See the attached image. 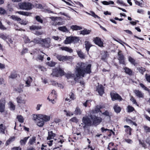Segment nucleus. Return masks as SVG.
I'll use <instances>...</instances> for the list:
<instances>
[{
	"instance_id": "obj_44",
	"label": "nucleus",
	"mask_w": 150,
	"mask_h": 150,
	"mask_svg": "<svg viewBox=\"0 0 150 150\" xmlns=\"http://www.w3.org/2000/svg\"><path fill=\"white\" fill-rule=\"evenodd\" d=\"M0 38L4 40H6L8 38V36L6 34L3 33H0Z\"/></svg>"
},
{
	"instance_id": "obj_26",
	"label": "nucleus",
	"mask_w": 150,
	"mask_h": 150,
	"mask_svg": "<svg viewBox=\"0 0 150 150\" xmlns=\"http://www.w3.org/2000/svg\"><path fill=\"white\" fill-rule=\"evenodd\" d=\"M86 14L92 16L96 18H98L99 19L100 18V17H99L93 11H90L89 13L87 12H86Z\"/></svg>"
},
{
	"instance_id": "obj_32",
	"label": "nucleus",
	"mask_w": 150,
	"mask_h": 150,
	"mask_svg": "<svg viewBox=\"0 0 150 150\" xmlns=\"http://www.w3.org/2000/svg\"><path fill=\"white\" fill-rule=\"evenodd\" d=\"M65 44H69L72 42V37H69L66 38L64 41Z\"/></svg>"
},
{
	"instance_id": "obj_45",
	"label": "nucleus",
	"mask_w": 150,
	"mask_h": 150,
	"mask_svg": "<svg viewBox=\"0 0 150 150\" xmlns=\"http://www.w3.org/2000/svg\"><path fill=\"white\" fill-rule=\"evenodd\" d=\"M40 114L34 115L33 117V120L35 121V122H36L37 121V120H39L40 118Z\"/></svg>"
},
{
	"instance_id": "obj_33",
	"label": "nucleus",
	"mask_w": 150,
	"mask_h": 150,
	"mask_svg": "<svg viewBox=\"0 0 150 150\" xmlns=\"http://www.w3.org/2000/svg\"><path fill=\"white\" fill-rule=\"evenodd\" d=\"M128 60L131 64L134 66H136L137 63L136 62L135 60L130 57H128Z\"/></svg>"
},
{
	"instance_id": "obj_56",
	"label": "nucleus",
	"mask_w": 150,
	"mask_h": 150,
	"mask_svg": "<svg viewBox=\"0 0 150 150\" xmlns=\"http://www.w3.org/2000/svg\"><path fill=\"white\" fill-rule=\"evenodd\" d=\"M128 110L127 111L128 112H132L134 110V108L132 106H128L127 107Z\"/></svg>"
},
{
	"instance_id": "obj_29",
	"label": "nucleus",
	"mask_w": 150,
	"mask_h": 150,
	"mask_svg": "<svg viewBox=\"0 0 150 150\" xmlns=\"http://www.w3.org/2000/svg\"><path fill=\"white\" fill-rule=\"evenodd\" d=\"M58 29L60 31L68 33L69 32V30L65 26L59 27H58Z\"/></svg>"
},
{
	"instance_id": "obj_54",
	"label": "nucleus",
	"mask_w": 150,
	"mask_h": 150,
	"mask_svg": "<svg viewBox=\"0 0 150 150\" xmlns=\"http://www.w3.org/2000/svg\"><path fill=\"white\" fill-rule=\"evenodd\" d=\"M145 77L146 81L150 83V75L146 74L145 75Z\"/></svg>"
},
{
	"instance_id": "obj_37",
	"label": "nucleus",
	"mask_w": 150,
	"mask_h": 150,
	"mask_svg": "<svg viewBox=\"0 0 150 150\" xmlns=\"http://www.w3.org/2000/svg\"><path fill=\"white\" fill-rule=\"evenodd\" d=\"M137 69L139 72L142 74H144V72L146 71L145 68L142 67H137Z\"/></svg>"
},
{
	"instance_id": "obj_46",
	"label": "nucleus",
	"mask_w": 150,
	"mask_h": 150,
	"mask_svg": "<svg viewBox=\"0 0 150 150\" xmlns=\"http://www.w3.org/2000/svg\"><path fill=\"white\" fill-rule=\"evenodd\" d=\"M11 18L14 20L20 21L21 19L19 17L15 16H11Z\"/></svg>"
},
{
	"instance_id": "obj_7",
	"label": "nucleus",
	"mask_w": 150,
	"mask_h": 150,
	"mask_svg": "<svg viewBox=\"0 0 150 150\" xmlns=\"http://www.w3.org/2000/svg\"><path fill=\"white\" fill-rule=\"evenodd\" d=\"M110 95L113 101L117 100L120 101L122 100V98L121 96L117 93H111Z\"/></svg>"
},
{
	"instance_id": "obj_53",
	"label": "nucleus",
	"mask_w": 150,
	"mask_h": 150,
	"mask_svg": "<svg viewBox=\"0 0 150 150\" xmlns=\"http://www.w3.org/2000/svg\"><path fill=\"white\" fill-rule=\"evenodd\" d=\"M144 128L145 132H150V127L146 126H144Z\"/></svg>"
},
{
	"instance_id": "obj_64",
	"label": "nucleus",
	"mask_w": 150,
	"mask_h": 150,
	"mask_svg": "<svg viewBox=\"0 0 150 150\" xmlns=\"http://www.w3.org/2000/svg\"><path fill=\"white\" fill-rule=\"evenodd\" d=\"M22 148L20 147H15L12 148L11 150H21Z\"/></svg>"
},
{
	"instance_id": "obj_2",
	"label": "nucleus",
	"mask_w": 150,
	"mask_h": 150,
	"mask_svg": "<svg viewBox=\"0 0 150 150\" xmlns=\"http://www.w3.org/2000/svg\"><path fill=\"white\" fill-rule=\"evenodd\" d=\"M91 117L88 116L83 117L82 119L83 123L79 125V126L84 129H85L87 126H90L92 125V121L90 119Z\"/></svg>"
},
{
	"instance_id": "obj_38",
	"label": "nucleus",
	"mask_w": 150,
	"mask_h": 150,
	"mask_svg": "<svg viewBox=\"0 0 150 150\" xmlns=\"http://www.w3.org/2000/svg\"><path fill=\"white\" fill-rule=\"evenodd\" d=\"M90 31H91L90 30L85 29L84 30L80 31V34L83 35H87L89 34L90 33Z\"/></svg>"
},
{
	"instance_id": "obj_59",
	"label": "nucleus",
	"mask_w": 150,
	"mask_h": 150,
	"mask_svg": "<svg viewBox=\"0 0 150 150\" xmlns=\"http://www.w3.org/2000/svg\"><path fill=\"white\" fill-rule=\"evenodd\" d=\"M70 98L71 100H74L76 98L74 94L73 93H71L69 95Z\"/></svg>"
},
{
	"instance_id": "obj_63",
	"label": "nucleus",
	"mask_w": 150,
	"mask_h": 150,
	"mask_svg": "<svg viewBox=\"0 0 150 150\" xmlns=\"http://www.w3.org/2000/svg\"><path fill=\"white\" fill-rule=\"evenodd\" d=\"M47 65L51 67H53L54 66L55 64L53 62H48L47 63Z\"/></svg>"
},
{
	"instance_id": "obj_41",
	"label": "nucleus",
	"mask_w": 150,
	"mask_h": 150,
	"mask_svg": "<svg viewBox=\"0 0 150 150\" xmlns=\"http://www.w3.org/2000/svg\"><path fill=\"white\" fill-rule=\"evenodd\" d=\"M113 108L115 111L116 112L118 113L120 112L121 111V108L120 107L118 106V105H115L114 106Z\"/></svg>"
},
{
	"instance_id": "obj_42",
	"label": "nucleus",
	"mask_w": 150,
	"mask_h": 150,
	"mask_svg": "<svg viewBox=\"0 0 150 150\" xmlns=\"http://www.w3.org/2000/svg\"><path fill=\"white\" fill-rule=\"evenodd\" d=\"M81 113V111L79 107H77L74 111V114L76 115H80Z\"/></svg>"
},
{
	"instance_id": "obj_36",
	"label": "nucleus",
	"mask_w": 150,
	"mask_h": 150,
	"mask_svg": "<svg viewBox=\"0 0 150 150\" xmlns=\"http://www.w3.org/2000/svg\"><path fill=\"white\" fill-rule=\"evenodd\" d=\"M102 114L108 117L109 119H110L111 116L112 115L111 112H109L107 110L105 111V112L102 113Z\"/></svg>"
},
{
	"instance_id": "obj_58",
	"label": "nucleus",
	"mask_w": 150,
	"mask_h": 150,
	"mask_svg": "<svg viewBox=\"0 0 150 150\" xmlns=\"http://www.w3.org/2000/svg\"><path fill=\"white\" fill-rule=\"evenodd\" d=\"M14 139L15 138L14 137H11L7 141L6 144H7V145H8L11 142L14 140Z\"/></svg>"
},
{
	"instance_id": "obj_28",
	"label": "nucleus",
	"mask_w": 150,
	"mask_h": 150,
	"mask_svg": "<svg viewBox=\"0 0 150 150\" xmlns=\"http://www.w3.org/2000/svg\"><path fill=\"white\" fill-rule=\"evenodd\" d=\"M51 82L53 86L62 88H63V86L61 84L58 83L55 81H51Z\"/></svg>"
},
{
	"instance_id": "obj_21",
	"label": "nucleus",
	"mask_w": 150,
	"mask_h": 150,
	"mask_svg": "<svg viewBox=\"0 0 150 150\" xmlns=\"http://www.w3.org/2000/svg\"><path fill=\"white\" fill-rule=\"evenodd\" d=\"M59 48L62 50L65 51L70 53L72 52L73 51L71 48L67 47H60Z\"/></svg>"
},
{
	"instance_id": "obj_10",
	"label": "nucleus",
	"mask_w": 150,
	"mask_h": 150,
	"mask_svg": "<svg viewBox=\"0 0 150 150\" xmlns=\"http://www.w3.org/2000/svg\"><path fill=\"white\" fill-rule=\"evenodd\" d=\"M56 57L59 61L63 62L67 61V60L70 59L71 58V57L70 56H63L59 55H57Z\"/></svg>"
},
{
	"instance_id": "obj_8",
	"label": "nucleus",
	"mask_w": 150,
	"mask_h": 150,
	"mask_svg": "<svg viewBox=\"0 0 150 150\" xmlns=\"http://www.w3.org/2000/svg\"><path fill=\"white\" fill-rule=\"evenodd\" d=\"M41 41L43 43L44 46L48 48L50 46L51 39L50 38L42 39Z\"/></svg>"
},
{
	"instance_id": "obj_34",
	"label": "nucleus",
	"mask_w": 150,
	"mask_h": 150,
	"mask_svg": "<svg viewBox=\"0 0 150 150\" xmlns=\"http://www.w3.org/2000/svg\"><path fill=\"white\" fill-rule=\"evenodd\" d=\"M35 141L36 137H33L29 139L28 144L30 145H33L34 144V143L35 142Z\"/></svg>"
},
{
	"instance_id": "obj_23",
	"label": "nucleus",
	"mask_w": 150,
	"mask_h": 150,
	"mask_svg": "<svg viewBox=\"0 0 150 150\" xmlns=\"http://www.w3.org/2000/svg\"><path fill=\"white\" fill-rule=\"evenodd\" d=\"M70 28L73 31L81 30L82 29L81 26L77 25H72L71 26Z\"/></svg>"
},
{
	"instance_id": "obj_15",
	"label": "nucleus",
	"mask_w": 150,
	"mask_h": 150,
	"mask_svg": "<svg viewBox=\"0 0 150 150\" xmlns=\"http://www.w3.org/2000/svg\"><path fill=\"white\" fill-rule=\"evenodd\" d=\"M37 125L40 127H43L45 123L44 121L40 117L37 121L35 122Z\"/></svg>"
},
{
	"instance_id": "obj_19",
	"label": "nucleus",
	"mask_w": 150,
	"mask_h": 150,
	"mask_svg": "<svg viewBox=\"0 0 150 150\" xmlns=\"http://www.w3.org/2000/svg\"><path fill=\"white\" fill-rule=\"evenodd\" d=\"M124 127L125 128V131L127 134H129V135H131L132 129L130 127L127 125H125Z\"/></svg>"
},
{
	"instance_id": "obj_55",
	"label": "nucleus",
	"mask_w": 150,
	"mask_h": 150,
	"mask_svg": "<svg viewBox=\"0 0 150 150\" xmlns=\"http://www.w3.org/2000/svg\"><path fill=\"white\" fill-rule=\"evenodd\" d=\"M17 77L16 74L14 73H12L9 76V78L12 79H14Z\"/></svg>"
},
{
	"instance_id": "obj_61",
	"label": "nucleus",
	"mask_w": 150,
	"mask_h": 150,
	"mask_svg": "<svg viewBox=\"0 0 150 150\" xmlns=\"http://www.w3.org/2000/svg\"><path fill=\"white\" fill-rule=\"evenodd\" d=\"M130 100L132 102L133 104L138 106L137 103L136 102V100L133 97H132L130 99Z\"/></svg>"
},
{
	"instance_id": "obj_47",
	"label": "nucleus",
	"mask_w": 150,
	"mask_h": 150,
	"mask_svg": "<svg viewBox=\"0 0 150 150\" xmlns=\"http://www.w3.org/2000/svg\"><path fill=\"white\" fill-rule=\"evenodd\" d=\"M52 96L53 97H54V98H56L57 95L56 92L55 90H53L52 91L51 94L48 97H52Z\"/></svg>"
},
{
	"instance_id": "obj_31",
	"label": "nucleus",
	"mask_w": 150,
	"mask_h": 150,
	"mask_svg": "<svg viewBox=\"0 0 150 150\" xmlns=\"http://www.w3.org/2000/svg\"><path fill=\"white\" fill-rule=\"evenodd\" d=\"M42 27L41 26L33 25L30 27V29L31 30H38L41 29Z\"/></svg>"
},
{
	"instance_id": "obj_9",
	"label": "nucleus",
	"mask_w": 150,
	"mask_h": 150,
	"mask_svg": "<svg viewBox=\"0 0 150 150\" xmlns=\"http://www.w3.org/2000/svg\"><path fill=\"white\" fill-rule=\"evenodd\" d=\"M93 41L95 43L100 47H103V42L101 39L99 37H96L93 38Z\"/></svg>"
},
{
	"instance_id": "obj_5",
	"label": "nucleus",
	"mask_w": 150,
	"mask_h": 150,
	"mask_svg": "<svg viewBox=\"0 0 150 150\" xmlns=\"http://www.w3.org/2000/svg\"><path fill=\"white\" fill-rule=\"evenodd\" d=\"M50 18L52 20V22H51V24L52 25H62V22H61V18L60 17L52 16L50 17Z\"/></svg>"
},
{
	"instance_id": "obj_11",
	"label": "nucleus",
	"mask_w": 150,
	"mask_h": 150,
	"mask_svg": "<svg viewBox=\"0 0 150 150\" xmlns=\"http://www.w3.org/2000/svg\"><path fill=\"white\" fill-rule=\"evenodd\" d=\"M122 52L120 50L118 53V60L120 63L122 64H125V62L124 57L123 54H122Z\"/></svg>"
},
{
	"instance_id": "obj_4",
	"label": "nucleus",
	"mask_w": 150,
	"mask_h": 150,
	"mask_svg": "<svg viewBox=\"0 0 150 150\" xmlns=\"http://www.w3.org/2000/svg\"><path fill=\"white\" fill-rule=\"evenodd\" d=\"M52 75L53 76L58 77L59 76H62L64 75V72L60 68H57L53 70Z\"/></svg>"
},
{
	"instance_id": "obj_14",
	"label": "nucleus",
	"mask_w": 150,
	"mask_h": 150,
	"mask_svg": "<svg viewBox=\"0 0 150 150\" xmlns=\"http://www.w3.org/2000/svg\"><path fill=\"white\" fill-rule=\"evenodd\" d=\"M40 117L45 122H47L50 120V117L49 115H45L40 114Z\"/></svg>"
},
{
	"instance_id": "obj_18",
	"label": "nucleus",
	"mask_w": 150,
	"mask_h": 150,
	"mask_svg": "<svg viewBox=\"0 0 150 150\" xmlns=\"http://www.w3.org/2000/svg\"><path fill=\"white\" fill-rule=\"evenodd\" d=\"M124 69L125 70V72L126 74L130 76L132 75V71L131 69L128 67H125L124 68Z\"/></svg>"
},
{
	"instance_id": "obj_16",
	"label": "nucleus",
	"mask_w": 150,
	"mask_h": 150,
	"mask_svg": "<svg viewBox=\"0 0 150 150\" xmlns=\"http://www.w3.org/2000/svg\"><path fill=\"white\" fill-rule=\"evenodd\" d=\"M24 41L26 43H33V45H34L35 43H38V41L36 40L35 39L34 41H30V40L27 37H25L24 38Z\"/></svg>"
},
{
	"instance_id": "obj_25",
	"label": "nucleus",
	"mask_w": 150,
	"mask_h": 150,
	"mask_svg": "<svg viewBox=\"0 0 150 150\" xmlns=\"http://www.w3.org/2000/svg\"><path fill=\"white\" fill-rule=\"evenodd\" d=\"M76 52L79 57L81 59H84L85 57V54L81 50H76Z\"/></svg>"
},
{
	"instance_id": "obj_24",
	"label": "nucleus",
	"mask_w": 150,
	"mask_h": 150,
	"mask_svg": "<svg viewBox=\"0 0 150 150\" xmlns=\"http://www.w3.org/2000/svg\"><path fill=\"white\" fill-rule=\"evenodd\" d=\"M30 137H25L23 139H21L20 142V143L21 145H24L25 144L28 139Z\"/></svg>"
},
{
	"instance_id": "obj_57",
	"label": "nucleus",
	"mask_w": 150,
	"mask_h": 150,
	"mask_svg": "<svg viewBox=\"0 0 150 150\" xmlns=\"http://www.w3.org/2000/svg\"><path fill=\"white\" fill-rule=\"evenodd\" d=\"M70 121L73 122L77 123L78 122V120L76 117H73L70 120Z\"/></svg>"
},
{
	"instance_id": "obj_48",
	"label": "nucleus",
	"mask_w": 150,
	"mask_h": 150,
	"mask_svg": "<svg viewBox=\"0 0 150 150\" xmlns=\"http://www.w3.org/2000/svg\"><path fill=\"white\" fill-rule=\"evenodd\" d=\"M17 118L18 121L21 123H23L24 122V119L23 117L21 115H18L17 116Z\"/></svg>"
},
{
	"instance_id": "obj_30",
	"label": "nucleus",
	"mask_w": 150,
	"mask_h": 150,
	"mask_svg": "<svg viewBox=\"0 0 150 150\" xmlns=\"http://www.w3.org/2000/svg\"><path fill=\"white\" fill-rule=\"evenodd\" d=\"M17 13L19 14L27 16H30L31 14V13L26 11H18Z\"/></svg>"
},
{
	"instance_id": "obj_22",
	"label": "nucleus",
	"mask_w": 150,
	"mask_h": 150,
	"mask_svg": "<svg viewBox=\"0 0 150 150\" xmlns=\"http://www.w3.org/2000/svg\"><path fill=\"white\" fill-rule=\"evenodd\" d=\"M85 45L86 50L88 53L90 48L92 45L89 42L87 41H85Z\"/></svg>"
},
{
	"instance_id": "obj_39",
	"label": "nucleus",
	"mask_w": 150,
	"mask_h": 150,
	"mask_svg": "<svg viewBox=\"0 0 150 150\" xmlns=\"http://www.w3.org/2000/svg\"><path fill=\"white\" fill-rule=\"evenodd\" d=\"M5 129V126L2 124H1L0 125V133L4 134Z\"/></svg>"
},
{
	"instance_id": "obj_17",
	"label": "nucleus",
	"mask_w": 150,
	"mask_h": 150,
	"mask_svg": "<svg viewBox=\"0 0 150 150\" xmlns=\"http://www.w3.org/2000/svg\"><path fill=\"white\" fill-rule=\"evenodd\" d=\"M56 136V134L53 133L52 131H50L48 132V136L47 137V140H50L53 139Z\"/></svg>"
},
{
	"instance_id": "obj_43",
	"label": "nucleus",
	"mask_w": 150,
	"mask_h": 150,
	"mask_svg": "<svg viewBox=\"0 0 150 150\" xmlns=\"http://www.w3.org/2000/svg\"><path fill=\"white\" fill-rule=\"evenodd\" d=\"M102 108L101 106L97 105L96 106L95 110L93 111V112L94 113H97L99 112H101V111L100 110V109Z\"/></svg>"
},
{
	"instance_id": "obj_6",
	"label": "nucleus",
	"mask_w": 150,
	"mask_h": 150,
	"mask_svg": "<svg viewBox=\"0 0 150 150\" xmlns=\"http://www.w3.org/2000/svg\"><path fill=\"white\" fill-rule=\"evenodd\" d=\"M90 117L93 125H98L102 121V118L100 117L91 115L90 116Z\"/></svg>"
},
{
	"instance_id": "obj_52",
	"label": "nucleus",
	"mask_w": 150,
	"mask_h": 150,
	"mask_svg": "<svg viewBox=\"0 0 150 150\" xmlns=\"http://www.w3.org/2000/svg\"><path fill=\"white\" fill-rule=\"evenodd\" d=\"M9 104L10 106V108L11 110H14L15 108V105L11 102L9 103Z\"/></svg>"
},
{
	"instance_id": "obj_27",
	"label": "nucleus",
	"mask_w": 150,
	"mask_h": 150,
	"mask_svg": "<svg viewBox=\"0 0 150 150\" xmlns=\"http://www.w3.org/2000/svg\"><path fill=\"white\" fill-rule=\"evenodd\" d=\"M16 100L17 102L18 103L20 104H25L26 102V100L22 99L21 97H18L17 98H16Z\"/></svg>"
},
{
	"instance_id": "obj_50",
	"label": "nucleus",
	"mask_w": 150,
	"mask_h": 150,
	"mask_svg": "<svg viewBox=\"0 0 150 150\" xmlns=\"http://www.w3.org/2000/svg\"><path fill=\"white\" fill-rule=\"evenodd\" d=\"M43 55L42 54H39L38 56L36 58V60H40L41 61H42L43 59Z\"/></svg>"
},
{
	"instance_id": "obj_13",
	"label": "nucleus",
	"mask_w": 150,
	"mask_h": 150,
	"mask_svg": "<svg viewBox=\"0 0 150 150\" xmlns=\"http://www.w3.org/2000/svg\"><path fill=\"white\" fill-rule=\"evenodd\" d=\"M5 102V101L4 99H2L0 101V112H3L4 111Z\"/></svg>"
},
{
	"instance_id": "obj_3",
	"label": "nucleus",
	"mask_w": 150,
	"mask_h": 150,
	"mask_svg": "<svg viewBox=\"0 0 150 150\" xmlns=\"http://www.w3.org/2000/svg\"><path fill=\"white\" fill-rule=\"evenodd\" d=\"M20 8L23 10H28L32 8V5L28 2H23L19 3Z\"/></svg>"
},
{
	"instance_id": "obj_20",
	"label": "nucleus",
	"mask_w": 150,
	"mask_h": 150,
	"mask_svg": "<svg viewBox=\"0 0 150 150\" xmlns=\"http://www.w3.org/2000/svg\"><path fill=\"white\" fill-rule=\"evenodd\" d=\"M134 93L136 96L139 98H143L144 97V94L142 92L139 90H135L134 91Z\"/></svg>"
},
{
	"instance_id": "obj_35",
	"label": "nucleus",
	"mask_w": 150,
	"mask_h": 150,
	"mask_svg": "<svg viewBox=\"0 0 150 150\" xmlns=\"http://www.w3.org/2000/svg\"><path fill=\"white\" fill-rule=\"evenodd\" d=\"M32 81V79L30 77H28V78L27 80L25 81V86L28 87L30 86V83Z\"/></svg>"
},
{
	"instance_id": "obj_12",
	"label": "nucleus",
	"mask_w": 150,
	"mask_h": 150,
	"mask_svg": "<svg viewBox=\"0 0 150 150\" xmlns=\"http://www.w3.org/2000/svg\"><path fill=\"white\" fill-rule=\"evenodd\" d=\"M96 91L100 96H102L104 93V89L103 86L101 85L98 86L97 87Z\"/></svg>"
},
{
	"instance_id": "obj_62",
	"label": "nucleus",
	"mask_w": 150,
	"mask_h": 150,
	"mask_svg": "<svg viewBox=\"0 0 150 150\" xmlns=\"http://www.w3.org/2000/svg\"><path fill=\"white\" fill-rule=\"evenodd\" d=\"M6 13V11L2 8H0V14H4Z\"/></svg>"
},
{
	"instance_id": "obj_49",
	"label": "nucleus",
	"mask_w": 150,
	"mask_h": 150,
	"mask_svg": "<svg viewBox=\"0 0 150 150\" xmlns=\"http://www.w3.org/2000/svg\"><path fill=\"white\" fill-rule=\"evenodd\" d=\"M72 42L77 43L79 42V38L76 37H72Z\"/></svg>"
},
{
	"instance_id": "obj_1",
	"label": "nucleus",
	"mask_w": 150,
	"mask_h": 150,
	"mask_svg": "<svg viewBox=\"0 0 150 150\" xmlns=\"http://www.w3.org/2000/svg\"><path fill=\"white\" fill-rule=\"evenodd\" d=\"M91 64L86 65L84 63H79L77 64L75 69V74L69 73L66 74L65 75L67 79H74L75 81H76L80 76L84 77L85 74L90 73L91 72Z\"/></svg>"
},
{
	"instance_id": "obj_51",
	"label": "nucleus",
	"mask_w": 150,
	"mask_h": 150,
	"mask_svg": "<svg viewBox=\"0 0 150 150\" xmlns=\"http://www.w3.org/2000/svg\"><path fill=\"white\" fill-rule=\"evenodd\" d=\"M36 20L41 23H43V20L39 16H37L35 17Z\"/></svg>"
},
{
	"instance_id": "obj_60",
	"label": "nucleus",
	"mask_w": 150,
	"mask_h": 150,
	"mask_svg": "<svg viewBox=\"0 0 150 150\" xmlns=\"http://www.w3.org/2000/svg\"><path fill=\"white\" fill-rule=\"evenodd\" d=\"M51 98V97H48L47 98V99L49 100V101H51V102L53 104H54L55 103V102L54 100V98H54V97H53V98L50 99V98Z\"/></svg>"
},
{
	"instance_id": "obj_40",
	"label": "nucleus",
	"mask_w": 150,
	"mask_h": 150,
	"mask_svg": "<svg viewBox=\"0 0 150 150\" xmlns=\"http://www.w3.org/2000/svg\"><path fill=\"white\" fill-rule=\"evenodd\" d=\"M101 3L104 5H108L110 4H113L114 2L111 1H104L101 2Z\"/></svg>"
}]
</instances>
